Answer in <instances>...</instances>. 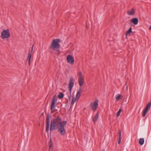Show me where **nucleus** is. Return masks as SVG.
Segmentation results:
<instances>
[{
	"instance_id": "nucleus-4",
	"label": "nucleus",
	"mask_w": 151,
	"mask_h": 151,
	"mask_svg": "<svg viewBox=\"0 0 151 151\" xmlns=\"http://www.w3.org/2000/svg\"><path fill=\"white\" fill-rule=\"evenodd\" d=\"M57 97L55 95L52 99L51 105L50 109L52 112L54 110L56 106V103L57 101Z\"/></svg>"
},
{
	"instance_id": "nucleus-3",
	"label": "nucleus",
	"mask_w": 151,
	"mask_h": 151,
	"mask_svg": "<svg viewBox=\"0 0 151 151\" xmlns=\"http://www.w3.org/2000/svg\"><path fill=\"white\" fill-rule=\"evenodd\" d=\"M10 37V33L9 29H4L1 32V37L2 39L8 38Z\"/></svg>"
},
{
	"instance_id": "nucleus-24",
	"label": "nucleus",
	"mask_w": 151,
	"mask_h": 151,
	"mask_svg": "<svg viewBox=\"0 0 151 151\" xmlns=\"http://www.w3.org/2000/svg\"><path fill=\"white\" fill-rule=\"evenodd\" d=\"M69 52H67L66 53L65 56L66 57H73V55L70 54L69 53Z\"/></svg>"
},
{
	"instance_id": "nucleus-26",
	"label": "nucleus",
	"mask_w": 151,
	"mask_h": 151,
	"mask_svg": "<svg viewBox=\"0 0 151 151\" xmlns=\"http://www.w3.org/2000/svg\"><path fill=\"white\" fill-rule=\"evenodd\" d=\"M82 92V89L81 88H80L79 90L77 91V92H79V93H81Z\"/></svg>"
},
{
	"instance_id": "nucleus-7",
	"label": "nucleus",
	"mask_w": 151,
	"mask_h": 151,
	"mask_svg": "<svg viewBox=\"0 0 151 151\" xmlns=\"http://www.w3.org/2000/svg\"><path fill=\"white\" fill-rule=\"evenodd\" d=\"M98 106V102L97 101H95L93 103L91 104V107L92 109L93 110L95 111L97 109Z\"/></svg>"
},
{
	"instance_id": "nucleus-22",
	"label": "nucleus",
	"mask_w": 151,
	"mask_h": 151,
	"mask_svg": "<svg viewBox=\"0 0 151 151\" xmlns=\"http://www.w3.org/2000/svg\"><path fill=\"white\" fill-rule=\"evenodd\" d=\"M122 111V109H119L117 113L116 116L117 117H118L120 115L121 111Z\"/></svg>"
},
{
	"instance_id": "nucleus-21",
	"label": "nucleus",
	"mask_w": 151,
	"mask_h": 151,
	"mask_svg": "<svg viewBox=\"0 0 151 151\" xmlns=\"http://www.w3.org/2000/svg\"><path fill=\"white\" fill-rule=\"evenodd\" d=\"M31 57H28L27 59L26 60V63H27L28 62L29 65V66L30 65V62L31 60Z\"/></svg>"
},
{
	"instance_id": "nucleus-20",
	"label": "nucleus",
	"mask_w": 151,
	"mask_h": 151,
	"mask_svg": "<svg viewBox=\"0 0 151 151\" xmlns=\"http://www.w3.org/2000/svg\"><path fill=\"white\" fill-rule=\"evenodd\" d=\"M121 132L120 130H119V138L118 139V144H120L121 142Z\"/></svg>"
},
{
	"instance_id": "nucleus-27",
	"label": "nucleus",
	"mask_w": 151,
	"mask_h": 151,
	"mask_svg": "<svg viewBox=\"0 0 151 151\" xmlns=\"http://www.w3.org/2000/svg\"><path fill=\"white\" fill-rule=\"evenodd\" d=\"M147 111H147L146 110H145V109L144 110V111H143V113H145V114H146V113L147 112Z\"/></svg>"
},
{
	"instance_id": "nucleus-9",
	"label": "nucleus",
	"mask_w": 151,
	"mask_h": 151,
	"mask_svg": "<svg viewBox=\"0 0 151 151\" xmlns=\"http://www.w3.org/2000/svg\"><path fill=\"white\" fill-rule=\"evenodd\" d=\"M67 62L73 65L74 63V59L73 57H67Z\"/></svg>"
},
{
	"instance_id": "nucleus-2",
	"label": "nucleus",
	"mask_w": 151,
	"mask_h": 151,
	"mask_svg": "<svg viewBox=\"0 0 151 151\" xmlns=\"http://www.w3.org/2000/svg\"><path fill=\"white\" fill-rule=\"evenodd\" d=\"M62 42L61 40L58 39H53L49 48L54 51L55 53L57 56H59L61 53L60 51V43Z\"/></svg>"
},
{
	"instance_id": "nucleus-23",
	"label": "nucleus",
	"mask_w": 151,
	"mask_h": 151,
	"mask_svg": "<svg viewBox=\"0 0 151 151\" xmlns=\"http://www.w3.org/2000/svg\"><path fill=\"white\" fill-rule=\"evenodd\" d=\"M81 96V93L79 92H77L76 95V98L77 99H79Z\"/></svg>"
},
{
	"instance_id": "nucleus-11",
	"label": "nucleus",
	"mask_w": 151,
	"mask_h": 151,
	"mask_svg": "<svg viewBox=\"0 0 151 151\" xmlns=\"http://www.w3.org/2000/svg\"><path fill=\"white\" fill-rule=\"evenodd\" d=\"M99 117V113L98 112H97L96 115L95 116V117H94L93 118V121L94 122H95L98 119Z\"/></svg>"
},
{
	"instance_id": "nucleus-16",
	"label": "nucleus",
	"mask_w": 151,
	"mask_h": 151,
	"mask_svg": "<svg viewBox=\"0 0 151 151\" xmlns=\"http://www.w3.org/2000/svg\"><path fill=\"white\" fill-rule=\"evenodd\" d=\"M64 94L62 92H59L58 97L60 99H61L63 97Z\"/></svg>"
},
{
	"instance_id": "nucleus-17",
	"label": "nucleus",
	"mask_w": 151,
	"mask_h": 151,
	"mask_svg": "<svg viewBox=\"0 0 151 151\" xmlns=\"http://www.w3.org/2000/svg\"><path fill=\"white\" fill-rule=\"evenodd\" d=\"M122 97V96L119 94L116 96L115 99L117 101H119L120 100V99Z\"/></svg>"
},
{
	"instance_id": "nucleus-12",
	"label": "nucleus",
	"mask_w": 151,
	"mask_h": 151,
	"mask_svg": "<svg viewBox=\"0 0 151 151\" xmlns=\"http://www.w3.org/2000/svg\"><path fill=\"white\" fill-rule=\"evenodd\" d=\"M151 106V102H150L149 103H148V104L147 105L145 109L146 110L149 111L150 109Z\"/></svg>"
},
{
	"instance_id": "nucleus-31",
	"label": "nucleus",
	"mask_w": 151,
	"mask_h": 151,
	"mask_svg": "<svg viewBox=\"0 0 151 151\" xmlns=\"http://www.w3.org/2000/svg\"><path fill=\"white\" fill-rule=\"evenodd\" d=\"M103 151H105V150H104H104H103Z\"/></svg>"
},
{
	"instance_id": "nucleus-18",
	"label": "nucleus",
	"mask_w": 151,
	"mask_h": 151,
	"mask_svg": "<svg viewBox=\"0 0 151 151\" xmlns=\"http://www.w3.org/2000/svg\"><path fill=\"white\" fill-rule=\"evenodd\" d=\"M33 46H34V45H33L32 46V47L31 48V50L30 51V50L29 51V53L28 54V57H31L32 54H31V53L32 52L33 49Z\"/></svg>"
},
{
	"instance_id": "nucleus-28",
	"label": "nucleus",
	"mask_w": 151,
	"mask_h": 151,
	"mask_svg": "<svg viewBox=\"0 0 151 151\" xmlns=\"http://www.w3.org/2000/svg\"><path fill=\"white\" fill-rule=\"evenodd\" d=\"M146 114L144 113H142V116L143 117L145 116Z\"/></svg>"
},
{
	"instance_id": "nucleus-13",
	"label": "nucleus",
	"mask_w": 151,
	"mask_h": 151,
	"mask_svg": "<svg viewBox=\"0 0 151 151\" xmlns=\"http://www.w3.org/2000/svg\"><path fill=\"white\" fill-rule=\"evenodd\" d=\"M134 13V10L133 9H132L131 10L128 11L127 14L128 15H133Z\"/></svg>"
},
{
	"instance_id": "nucleus-8",
	"label": "nucleus",
	"mask_w": 151,
	"mask_h": 151,
	"mask_svg": "<svg viewBox=\"0 0 151 151\" xmlns=\"http://www.w3.org/2000/svg\"><path fill=\"white\" fill-rule=\"evenodd\" d=\"M49 114H47V116L46 118V132H48L49 131Z\"/></svg>"
},
{
	"instance_id": "nucleus-10",
	"label": "nucleus",
	"mask_w": 151,
	"mask_h": 151,
	"mask_svg": "<svg viewBox=\"0 0 151 151\" xmlns=\"http://www.w3.org/2000/svg\"><path fill=\"white\" fill-rule=\"evenodd\" d=\"M131 22L134 24L136 25L137 24L138 22V19L137 18H133L131 20Z\"/></svg>"
},
{
	"instance_id": "nucleus-6",
	"label": "nucleus",
	"mask_w": 151,
	"mask_h": 151,
	"mask_svg": "<svg viewBox=\"0 0 151 151\" xmlns=\"http://www.w3.org/2000/svg\"><path fill=\"white\" fill-rule=\"evenodd\" d=\"M74 80L73 78L71 77L70 78L69 83V90L70 91V93L71 91L72 88L74 85Z\"/></svg>"
},
{
	"instance_id": "nucleus-1",
	"label": "nucleus",
	"mask_w": 151,
	"mask_h": 151,
	"mask_svg": "<svg viewBox=\"0 0 151 151\" xmlns=\"http://www.w3.org/2000/svg\"><path fill=\"white\" fill-rule=\"evenodd\" d=\"M66 123V121L62 122L61 118L58 116L51 121L50 130L51 131L58 129L59 133L63 135L66 132L65 127Z\"/></svg>"
},
{
	"instance_id": "nucleus-19",
	"label": "nucleus",
	"mask_w": 151,
	"mask_h": 151,
	"mask_svg": "<svg viewBox=\"0 0 151 151\" xmlns=\"http://www.w3.org/2000/svg\"><path fill=\"white\" fill-rule=\"evenodd\" d=\"M78 99H77L76 97V98L73 97L71 102V104H73L76 101H77L78 100Z\"/></svg>"
},
{
	"instance_id": "nucleus-5",
	"label": "nucleus",
	"mask_w": 151,
	"mask_h": 151,
	"mask_svg": "<svg viewBox=\"0 0 151 151\" xmlns=\"http://www.w3.org/2000/svg\"><path fill=\"white\" fill-rule=\"evenodd\" d=\"M78 75L79 77V83L80 86H81L83 83V82L84 81V77L82 74V73L81 71H79L78 73Z\"/></svg>"
},
{
	"instance_id": "nucleus-25",
	"label": "nucleus",
	"mask_w": 151,
	"mask_h": 151,
	"mask_svg": "<svg viewBox=\"0 0 151 151\" xmlns=\"http://www.w3.org/2000/svg\"><path fill=\"white\" fill-rule=\"evenodd\" d=\"M52 143L51 141V139H50V142L49 143V148L50 149L52 145Z\"/></svg>"
},
{
	"instance_id": "nucleus-29",
	"label": "nucleus",
	"mask_w": 151,
	"mask_h": 151,
	"mask_svg": "<svg viewBox=\"0 0 151 151\" xmlns=\"http://www.w3.org/2000/svg\"><path fill=\"white\" fill-rule=\"evenodd\" d=\"M126 86H127V87H126L127 91H128V86H127V83H126Z\"/></svg>"
},
{
	"instance_id": "nucleus-30",
	"label": "nucleus",
	"mask_w": 151,
	"mask_h": 151,
	"mask_svg": "<svg viewBox=\"0 0 151 151\" xmlns=\"http://www.w3.org/2000/svg\"><path fill=\"white\" fill-rule=\"evenodd\" d=\"M150 29H151V25L150 26Z\"/></svg>"
},
{
	"instance_id": "nucleus-14",
	"label": "nucleus",
	"mask_w": 151,
	"mask_h": 151,
	"mask_svg": "<svg viewBox=\"0 0 151 151\" xmlns=\"http://www.w3.org/2000/svg\"><path fill=\"white\" fill-rule=\"evenodd\" d=\"M132 27H130L129 30L126 31L125 33L126 36H127L130 34V33L132 32Z\"/></svg>"
},
{
	"instance_id": "nucleus-15",
	"label": "nucleus",
	"mask_w": 151,
	"mask_h": 151,
	"mask_svg": "<svg viewBox=\"0 0 151 151\" xmlns=\"http://www.w3.org/2000/svg\"><path fill=\"white\" fill-rule=\"evenodd\" d=\"M145 142L144 139L143 138H141L139 139V143L141 145L144 144Z\"/></svg>"
}]
</instances>
